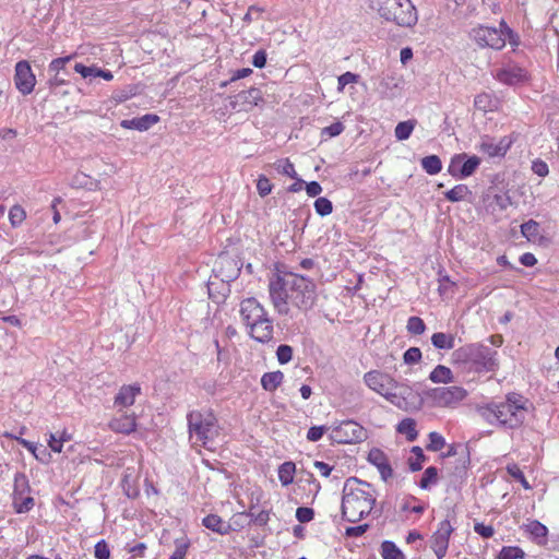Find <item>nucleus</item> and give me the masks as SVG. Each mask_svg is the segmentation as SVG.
I'll return each mask as SVG.
<instances>
[{
  "mask_svg": "<svg viewBox=\"0 0 559 559\" xmlns=\"http://www.w3.org/2000/svg\"><path fill=\"white\" fill-rule=\"evenodd\" d=\"M274 168L277 170V173L289 178H296L297 176L295 166L288 158L278 159L276 163H274Z\"/></svg>",
  "mask_w": 559,
  "mask_h": 559,
  "instance_id": "a18cd8bd",
  "label": "nucleus"
},
{
  "mask_svg": "<svg viewBox=\"0 0 559 559\" xmlns=\"http://www.w3.org/2000/svg\"><path fill=\"white\" fill-rule=\"evenodd\" d=\"M478 412L489 424L497 423L498 425L512 430L520 428L525 421V416L515 413L510 404L504 402L489 403L486 406L479 407Z\"/></svg>",
  "mask_w": 559,
  "mask_h": 559,
  "instance_id": "39448f33",
  "label": "nucleus"
},
{
  "mask_svg": "<svg viewBox=\"0 0 559 559\" xmlns=\"http://www.w3.org/2000/svg\"><path fill=\"white\" fill-rule=\"evenodd\" d=\"M239 312L246 328L269 317L264 307L254 297L243 299L240 302Z\"/></svg>",
  "mask_w": 559,
  "mask_h": 559,
  "instance_id": "aec40b11",
  "label": "nucleus"
},
{
  "mask_svg": "<svg viewBox=\"0 0 559 559\" xmlns=\"http://www.w3.org/2000/svg\"><path fill=\"white\" fill-rule=\"evenodd\" d=\"M526 531L535 538H546L548 534V528L546 525L540 523L537 520L532 521L530 524L526 525Z\"/></svg>",
  "mask_w": 559,
  "mask_h": 559,
  "instance_id": "49530a36",
  "label": "nucleus"
},
{
  "mask_svg": "<svg viewBox=\"0 0 559 559\" xmlns=\"http://www.w3.org/2000/svg\"><path fill=\"white\" fill-rule=\"evenodd\" d=\"M439 480V471L436 466H428L418 483V486L424 490H429L431 486L437 485Z\"/></svg>",
  "mask_w": 559,
  "mask_h": 559,
  "instance_id": "72a5a7b5",
  "label": "nucleus"
},
{
  "mask_svg": "<svg viewBox=\"0 0 559 559\" xmlns=\"http://www.w3.org/2000/svg\"><path fill=\"white\" fill-rule=\"evenodd\" d=\"M381 556L383 559H405L402 550L392 540L382 542Z\"/></svg>",
  "mask_w": 559,
  "mask_h": 559,
  "instance_id": "4c0bfd02",
  "label": "nucleus"
},
{
  "mask_svg": "<svg viewBox=\"0 0 559 559\" xmlns=\"http://www.w3.org/2000/svg\"><path fill=\"white\" fill-rule=\"evenodd\" d=\"M396 431L399 433L405 435L406 440L409 442H414L418 437V431L416 430V420L413 418L402 419L396 426Z\"/></svg>",
  "mask_w": 559,
  "mask_h": 559,
  "instance_id": "7c9ffc66",
  "label": "nucleus"
},
{
  "mask_svg": "<svg viewBox=\"0 0 559 559\" xmlns=\"http://www.w3.org/2000/svg\"><path fill=\"white\" fill-rule=\"evenodd\" d=\"M26 218L25 210L16 204L13 205L9 211V221L13 228L19 227Z\"/></svg>",
  "mask_w": 559,
  "mask_h": 559,
  "instance_id": "37998d69",
  "label": "nucleus"
},
{
  "mask_svg": "<svg viewBox=\"0 0 559 559\" xmlns=\"http://www.w3.org/2000/svg\"><path fill=\"white\" fill-rule=\"evenodd\" d=\"M495 204L501 210H507L510 205H512V199L509 194H495L493 197Z\"/></svg>",
  "mask_w": 559,
  "mask_h": 559,
  "instance_id": "338daca9",
  "label": "nucleus"
},
{
  "mask_svg": "<svg viewBox=\"0 0 559 559\" xmlns=\"http://www.w3.org/2000/svg\"><path fill=\"white\" fill-rule=\"evenodd\" d=\"M314 518V510L309 507H299L296 510V519L300 523H308Z\"/></svg>",
  "mask_w": 559,
  "mask_h": 559,
  "instance_id": "13d9d810",
  "label": "nucleus"
},
{
  "mask_svg": "<svg viewBox=\"0 0 559 559\" xmlns=\"http://www.w3.org/2000/svg\"><path fill=\"white\" fill-rule=\"evenodd\" d=\"M249 330V335L251 338L261 344H266L273 340L274 326L273 319L270 317L260 320V322H255L247 326Z\"/></svg>",
  "mask_w": 559,
  "mask_h": 559,
  "instance_id": "4be33fe9",
  "label": "nucleus"
},
{
  "mask_svg": "<svg viewBox=\"0 0 559 559\" xmlns=\"http://www.w3.org/2000/svg\"><path fill=\"white\" fill-rule=\"evenodd\" d=\"M497 355V350L484 344L471 343L454 349L451 359L453 365L463 371L483 373L498 369Z\"/></svg>",
  "mask_w": 559,
  "mask_h": 559,
  "instance_id": "f03ea898",
  "label": "nucleus"
},
{
  "mask_svg": "<svg viewBox=\"0 0 559 559\" xmlns=\"http://www.w3.org/2000/svg\"><path fill=\"white\" fill-rule=\"evenodd\" d=\"M31 486L27 476L22 472H16L12 492V507L16 513H27L34 508L35 500L28 495Z\"/></svg>",
  "mask_w": 559,
  "mask_h": 559,
  "instance_id": "6e6552de",
  "label": "nucleus"
},
{
  "mask_svg": "<svg viewBox=\"0 0 559 559\" xmlns=\"http://www.w3.org/2000/svg\"><path fill=\"white\" fill-rule=\"evenodd\" d=\"M94 556L96 559H109L110 549L105 539H100L94 547Z\"/></svg>",
  "mask_w": 559,
  "mask_h": 559,
  "instance_id": "6e6d98bb",
  "label": "nucleus"
},
{
  "mask_svg": "<svg viewBox=\"0 0 559 559\" xmlns=\"http://www.w3.org/2000/svg\"><path fill=\"white\" fill-rule=\"evenodd\" d=\"M202 524L207 528L221 535H227L233 530L229 523L223 521L217 514H209L202 520Z\"/></svg>",
  "mask_w": 559,
  "mask_h": 559,
  "instance_id": "a878e982",
  "label": "nucleus"
},
{
  "mask_svg": "<svg viewBox=\"0 0 559 559\" xmlns=\"http://www.w3.org/2000/svg\"><path fill=\"white\" fill-rule=\"evenodd\" d=\"M286 285L290 288L289 300L300 310H309L316 302V284L312 280L296 274L287 273Z\"/></svg>",
  "mask_w": 559,
  "mask_h": 559,
  "instance_id": "20e7f679",
  "label": "nucleus"
},
{
  "mask_svg": "<svg viewBox=\"0 0 559 559\" xmlns=\"http://www.w3.org/2000/svg\"><path fill=\"white\" fill-rule=\"evenodd\" d=\"M532 170L539 177H546L549 174V168L546 162L537 158L532 163Z\"/></svg>",
  "mask_w": 559,
  "mask_h": 559,
  "instance_id": "0e129e2a",
  "label": "nucleus"
},
{
  "mask_svg": "<svg viewBox=\"0 0 559 559\" xmlns=\"http://www.w3.org/2000/svg\"><path fill=\"white\" fill-rule=\"evenodd\" d=\"M416 123L417 121L415 119L399 122L394 130L395 138L399 141H405L409 139Z\"/></svg>",
  "mask_w": 559,
  "mask_h": 559,
  "instance_id": "58836bf2",
  "label": "nucleus"
},
{
  "mask_svg": "<svg viewBox=\"0 0 559 559\" xmlns=\"http://www.w3.org/2000/svg\"><path fill=\"white\" fill-rule=\"evenodd\" d=\"M136 417L134 414L126 415L122 414L110 421V428L117 432L130 433L135 430Z\"/></svg>",
  "mask_w": 559,
  "mask_h": 559,
  "instance_id": "393cba45",
  "label": "nucleus"
},
{
  "mask_svg": "<svg viewBox=\"0 0 559 559\" xmlns=\"http://www.w3.org/2000/svg\"><path fill=\"white\" fill-rule=\"evenodd\" d=\"M190 438L195 436L197 441L206 445L216 436L217 419L212 412L202 413L192 411L187 415Z\"/></svg>",
  "mask_w": 559,
  "mask_h": 559,
  "instance_id": "423d86ee",
  "label": "nucleus"
},
{
  "mask_svg": "<svg viewBox=\"0 0 559 559\" xmlns=\"http://www.w3.org/2000/svg\"><path fill=\"white\" fill-rule=\"evenodd\" d=\"M370 8L388 22L402 27H413L417 21V10L411 0H370Z\"/></svg>",
  "mask_w": 559,
  "mask_h": 559,
  "instance_id": "7ed1b4c3",
  "label": "nucleus"
},
{
  "mask_svg": "<svg viewBox=\"0 0 559 559\" xmlns=\"http://www.w3.org/2000/svg\"><path fill=\"white\" fill-rule=\"evenodd\" d=\"M521 233L528 241L535 240L539 235V223L528 219L521 225Z\"/></svg>",
  "mask_w": 559,
  "mask_h": 559,
  "instance_id": "79ce46f5",
  "label": "nucleus"
},
{
  "mask_svg": "<svg viewBox=\"0 0 559 559\" xmlns=\"http://www.w3.org/2000/svg\"><path fill=\"white\" fill-rule=\"evenodd\" d=\"M264 103L263 94L258 87H250L247 91H241L235 96L230 97L229 106L237 111H249L254 106Z\"/></svg>",
  "mask_w": 559,
  "mask_h": 559,
  "instance_id": "a211bd4d",
  "label": "nucleus"
},
{
  "mask_svg": "<svg viewBox=\"0 0 559 559\" xmlns=\"http://www.w3.org/2000/svg\"><path fill=\"white\" fill-rule=\"evenodd\" d=\"M368 438L367 430L355 420H343L333 427L331 439L336 443H360Z\"/></svg>",
  "mask_w": 559,
  "mask_h": 559,
  "instance_id": "9d476101",
  "label": "nucleus"
},
{
  "mask_svg": "<svg viewBox=\"0 0 559 559\" xmlns=\"http://www.w3.org/2000/svg\"><path fill=\"white\" fill-rule=\"evenodd\" d=\"M504 403L510 404V406L514 409L515 413H518L522 416H525V417L528 412V405H531V403L528 402L527 399H525L521 394L514 393V392L509 393L506 396Z\"/></svg>",
  "mask_w": 559,
  "mask_h": 559,
  "instance_id": "c85d7f7f",
  "label": "nucleus"
},
{
  "mask_svg": "<svg viewBox=\"0 0 559 559\" xmlns=\"http://www.w3.org/2000/svg\"><path fill=\"white\" fill-rule=\"evenodd\" d=\"M406 329L411 334L420 335L425 332L426 324L421 318L414 316L408 318Z\"/></svg>",
  "mask_w": 559,
  "mask_h": 559,
  "instance_id": "8fccbe9b",
  "label": "nucleus"
},
{
  "mask_svg": "<svg viewBox=\"0 0 559 559\" xmlns=\"http://www.w3.org/2000/svg\"><path fill=\"white\" fill-rule=\"evenodd\" d=\"M284 380V373L280 370L265 372L261 378V386L264 391L274 392Z\"/></svg>",
  "mask_w": 559,
  "mask_h": 559,
  "instance_id": "bb28decb",
  "label": "nucleus"
},
{
  "mask_svg": "<svg viewBox=\"0 0 559 559\" xmlns=\"http://www.w3.org/2000/svg\"><path fill=\"white\" fill-rule=\"evenodd\" d=\"M361 485L371 487L369 483L357 477L347 478L343 487L342 518L349 523L358 522L369 515L377 502L373 495L360 488Z\"/></svg>",
  "mask_w": 559,
  "mask_h": 559,
  "instance_id": "f257e3e1",
  "label": "nucleus"
},
{
  "mask_svg": "<svg viewBox=\"0 0 559 559\" xmlns=\"http://www.w3.org/2000/svg\"><path fill=\"white\" fill-rule=\"evenodd\" d=\"M326 430L328 428L325 426H312L308 429L307 439L311 442H317L323 437Z\"/></svg>",
  "mask_w": 559,
  "mask_h": 559,
  "instance_id": "680f3d73",
  "label": "nucleus"
},
{
  "mask_svg": "<svg viewBox=\"0 0 559 559\" xmlns=\"http://www.w3.org/2000/svg\"><path fill=\"white\" fill-rule=\"evenodd\" d=\"M66 441V438H57L56 435L50 433L48 445L53 452L60 453Z\"/></svg>",
  "mask_w": 559,
  "mask_h": 559,
  "instance_id": "774afa93",
  "label": "nucleus"
},
{
  "mask_svg": "<svg viewBox=\"0 0 559 559\" xmlns=\"http://www.w3.org/2000/svg\"><path fill=\"white\" fill-rule=\"evenodd\" d=\"M314 210L318 215L323 217L332 213L333 204L328 198L320 197L314 201Z\"/></svg>",
  "mask_w": 559,
  "mask_h": 559,
  "instance_id": "09e8293b",
  "label": "nucleus"
},
{
  "mask_svg": "<svg viewBox=\"0 0 559 559\" xmlns=\"http://www.w3.org/2000/svg\"><path fill=\"white\" fill-rule=\"evenodd\" d=\"M468 38L479 48H491L501 50L506 46V38H502L497 27L478 24L468 32Z\"/></svg>",
  "mask_w": 559,
  "mask_h": 559,
  "instance_id": "1a4fd4ad",
  "label": "nucleus"
},
{
  "mask_svg": "<svg viewBox=\"0 0 559 559\" xmlns=\"http://www.w3.org/2000/svg\"><path fill=\"white\" fill-rule=\"evenodd\" d=\"M508 474L513 477L515 480L520 481L524 489H531V485L526 480L524 473L521 471L518 464L512 463L507 465Z\"/></svg>",
  "mask_w": 559,
  "mask_h": 559,
  "instance_id": "de8ad7c7",
  "label": "nucleus"
},
{
  "mask_svg": "<svg viewBox=\"0 0 559 559\" xmlns=\"http://www.w3.org/2000/svg\"><path fill=\"white\" fill-rule=\"evenodd\" d=\"M296 464L292 461L284 462L278 467V479L283 486H288L294 481Z\"/></svg>",
  "mask_w": 559,
  "mask_h": 559,
  "instance_id": "473e14b6",
  "label": "nucleus"
},
{
  "mask_svg": "<svg viewBox=\"0 0 559 559\" xmlns=\"http://www.w3.org/2000/svg\"><path fill=\"white\" fill-rule=\"evenodd\" d=\"M368 462L378 468L382 480L386 481L390 477H392V466L388 456L382 450L372 448L368 453Z\"/></svg>",
  "mask_w": 559,
  "mask_h": 559,
  "instance_id": "5701e85b",
  "label": "nucleus"
},
{
  "mask_svg": "<svg viewBox=\"0 0 559 559\" xmlns=\"http://www.w3.org/2000/svg\"><path fill=\"white\" fill-rule=\"evenodd\" d=\"M215 277L219 278L223 285L221 292L223 301L227 298L230 293L229 283L238 278L241 272V265L239 262L228 255H221L214 269Z\"/></svg>",
  "mask_w": 559,
  "mask_h": 559,
  "instance_id": "9b49d317",
  "label": "nucleus"
},
{
  "mask_svg": "<svg viewBox=\"0 0 559 559\" xmlns=\"http://www.w3.org/2000/svg\"><path fill=\"white\" fill-rule=\"evenodd\" d=\"M479 150L490 157H503V152H501L500 146L489 135H485L481 138Z\"/></svg>",
  "mask_w": 559,
  "mask_h": 559,
  "instance_id": "f704fd0d",
  "label": "nucleus"
},
{
  "mask_svg": "<svg viewBox=\"0 0 559 559\" xmlns=\"http://www.w3.org/2000/svg\"><path fill=\"white\" fill-rule=\"evenodd\" d=\"M359 80V75L356 74V73H353V72H345L343 74H341L337 79V83H338V86H337V90L341 92L344 90V87L347 85V84H350V83H356L358 82Z\"/></svg>",
  "mask_w": 559,
  "mask_h": 559,
  "instance_id": "bf43d9fd",
  "label": "nucleus"
},
{
  "mask_svg": "<svg viewBox=\"0 0 559 559\" xmlns=\"http://www.w3.org/2000/svg\"><path fill=\"white\" fill-rule=\"evenodd\" d=\"M287 273L283 276H277L276 280L271 281L269 284V293L271 301L275 310L280 314H288V300L290 288L286 285Z\"/></svg>",
  "mask_w": 559,
  "mask_h": 559,
  "instance_id": "2eb2a0df",
  "label": "nucleus"
},
{
  "mask_svg": "<svg viewBox=\"0 0 559 559\" xmlns=\"http://www.w3.org/2000/svg\"><path fill=\"white\" fill-rule=\"evenodd\" d=\"M425 396L431 399L437 406L448 407L465 399L467 392L462 386H438L424 391Z\"/></svg>",
  "mask_w": 559,
  "mask_h": 559,
  "instance_id": "f8f14e48",
  "label": "nucleus"
},
{
  "mask_svg": "<svg viewBox=\"0 0 559 559\" xmlns=\"http://www.w3.org/2000/svg\"><path fill=\"white\" fill-rule=\"evenodd\" d=\"M267 60V53L264 49H259L252 56L251 63L253 67L258 69H262L265 67Z\"/></svg>",
  "mask_w": 559,
  "mask_h": 559,
  "instance_id": "e2e57ef3",
  "label": "nucleus"
},
{
  "mask_svg": "<svg viewBox=\"0 0 559 559\" xmlns=\"http://www.w3.org/2000/svg\"><path fill=\"white\" fill-rule=\"evenodd\" d=\"M344 131V124L341 121H336L322 129L321 134L334 138L340 135Z\"/></svg>",
  "mask_w": 559,
  "mask_h": 559,
  "instance_id": "052dcab7",
  "label": "nucleus"
},
{
  "mask_svg": "<svg viewBox=\"0 0 559 559\" xmlns=\"http://www.w3.org/2000/svg\"><path fill=\"white\" fill-rule=\"evenodd\" d=\"M411 452L415 455V459H408V467L411 472H418L423 468V464L426 462L427 456L425 455L424 450L418 445H414L411 449Z\"/></svg>",
  "mask_w": 559,
  "mask_h": 559,
  "instance_id": "ea45409f",
  "label": "nucleus"
},
{
  "mask_svg": "<svg viewBox=\"0 0 559 559\" xmlns=\"http://www.w3.org/2000/svg\"><path fill=\"white\" fill-rule=\"evenodd\" d=\"M421 167L428 175H437L442 169V162L438 155H428L421 158Z\"/></svg>",
  "mask_w": 559,
  "mask_h": 559,
  "instance_id": "e433bc0d",
  "label": "nucleus"
},
{
  "mask_svg": "<svg viewBox=\"0 0 559 559\" xmlns=\"http://www.w3.org/2000/svg\"><path fill=\"white\" fill-rule=\"evenodd\" d=\"M14 84L23 95H28L33 92L36 78L28 61L21 60L15 64Z\"/></svg>",
  "mask_w": 559,
  "mask_h": 559,
  "instance_id": "6ab92c4d",
  "label": "nucleus"
},
{
  "mask_svg": "<svg viewBox=\"0 0 559 559\" xmlns=\"http://www.w3.org/2000/svg\"><path fill=\"white\" fill-rule=\"evenodd\" d=\"M453 527L448 519L443 520L439 528L431 536V548L438 559H443L449 548L450 536Z\"/></svg>",
  "mask_w": 559,
  "mask_h": 559,
  "instance_id": "412c9836",
  "label": "nucleus"
},
{
  "mask_svg": "<svg viewBox=\"0 0 559 559\" xmlns=\"http://www.w3.org/2000/svg\"><path fill=\"white\" fill-rule=\"evenodd\" d=\"M424 392L420 393L406 383L396 381V386L392 394L386 396V401L399 409L405 412L419 411L424 406Z\"/></svg>",
  "mask_w": 559,
  "mask_h": 559,
  "instance_id": "0eeeda50",
  "label": "nucleus"
},
{
  "mask_svg": "<svg viewBox=\"0 0 559 559\" xmlns=\"http://www.w3.org/2000/svg\"><path fill=\"white\" fill-rule=\"evenodd\" d=\"M364 382L366 385L383 396L386 400L389 394H392L394 386H396V380L389 373L380 370H370L364 374Z\"/></svg>",
  "mask_w": 559,
  "mask_h": 559,
  "instance_id": "dca6fc26",
  "label": "nucleus"
},
{
  "mask_svg": "<svg viewBox=\"0 0 559 559\" xmlns=\"http://www.w3.org/2000/svg\"><path fill=\"white\" fill-rule=\"evenodd\" d=\"M467 195H472V191L464 183L456 185L449 191L444 192V198L452 203L463 201Z\"/></svg>",
  "mask_w": 559,
  "mask_h": 559,
  "instance_id": "c9c22d12",
  "label": "nucleus"
},
{
  "mask_svg": "<svg viewBox=\"0 0 559 559\" xmlns=\"http://www.w3.org/2000/svg\"><path fill=\"white\" fill-rule=\"evenodd\" d=\"M480 163L481 159L476 155L455 154L450 160L448 173L456 179H465L477 170Z\"/></svg>",
  "mask_w": 559,
  "mask_h": 559,
  "instance_id": "ddd939ff",
  "label": "nucleus"
},
{
  "mask_svg": "<svg viewBox=\"0 0 559 559\" xmlns=\"http://www.w3.org/2000/svg\"><path fill=\"white\" fill-rule=\"evenodd\" d=\"M474 106L481 111H491L493 109V99L490 94L480 93L474 99Z\"/></svg>",
  "mask_w": 559,
  "mask_h": 559,
  "instance_id": "c03bdc74",
  "label": "nucleus"
},
{
  "mask_svg": "<svg viewBox=\"0 0 559 559\" xmlns=\"http://www.w3.org/2000/svg\"><path fill=\"white\" fill-rule=\"evenodd\" d=\"M431 344L437 349H452L455 346V336L443 332H436L431 336Z\"/></svg>",
  "mask_w": 559,
  "mask_h": 559,
  "instance_id": "2f4dec72",
  "label": "nucleus"
},
{
  "mask_svg": "<svg viewBox=\"0 0 559 559\" xmlns=\"http://www.w3.org/2000/svg\"><path fill=\"white\" fill-rule=\"evenodd\" d=\"M136 392H140V386L136 384L132 386H122L115 397V404L121 406L132 405L135 401Z\"/></svg>",
  "mask_w": 559,
  "mask_h": 559,
  "instance_id": "c756f323",
  "label": "nucleus"
},
{
  "mask_svg": "<svg viewBox=\"0 0 559 559\" xmlns=\"http://www.w3.org/2000/svg\"><path fill=\"white\" fill-rule=\"evenodd\" d=\"M428 438L429 443L426 445L428 451L437 452L445 445V439L437 431H431Z\"/></svg>",
  "mask_w": 559,
  "mask_h": 559,
  "instance_id": "3c124183",
  "label": "nucleus"
},
{
  "mask_svg": "<svg viewBox=\"0 0 559 559\" xmlns=\"http://www.w3.org/2000/svg\"><path fill=\"white\" fill-rule=\"evenodd\" d=\"M273 185L265 175H260L257 181V190L260 197L264 198L271 193Z\"/></svg>",
  "mask_w": 559,
  "mask_h": 559,
  "instance_id": "864d4df0",
  "label": "nucleus"
},
{
  "mask_svg": "<svg viewBox=\"0 0 559 559\" xmlns=\"http://www.w3.org/2000/svg\"><path fill=\"white\" fill-rule=\"evenodd\" d=\"M525 556L524 550L519 546H503L497 559H524Z\"/></svg>",
  "mask_w": 559,
  "mask_h": 559,
  "instance_id": "a19ab883",
  "label": "nucleus"
},
{
  "mask_svg": "<svg viewBox=\"0 0 559 559\" xmlns=\"http://www.w3.org/2000/svg\"><path fill=\"white\" fill-rule=\"evenodd\" d=\"M175 545L176 549L169 559H185L190 543L185 539H176Z\"/></svg>",
  "mask_w": 559,
  "mask_h": 559,
  "instance_id": "4d7b16f0",
  "label": "nucleus"
},
{
  "mask_svg": "<svg viewBox=\"0 0 559 559\" xmlns=\"http://www.w3.org/2000/svg\"><path fill=\"white\" fill-rule=\"evenodd\" d=\"M429 380L432 381L433 383L448 384L454 382V376L449 367L438 365L429 373Z\"/></svg>",
  "mask_w": 559,
  "mask_h": 559,
  "instance_id": "cd10ccee",
  "label": "nucleus"
},
{
  "mask_svg": "<svg viewBox=\"0 0 559 559\" xmlns=\"http://www.w3.org/2000/svg\"><path fill=\"white\" fill-rule=\"evenodd\" d=\"M474 531L481 536L483 538H490L495 534V530L491 525H486L484 523H475Z\"/></svg>",
  "mask_w": 559,
  "mask_h": 559,
  "instance_id": "69168bd1",
  "label": "nucleus"
},
{
  "mask_svg": "<svg viewBox=\"0 0 559 559\" xmlns=\"http://www.w3.org/2000/svg\"><path fill=\"white\" fill-rule=\"evenodd\" d=\"M294 349L290 345L281 344L276 349V358L281 365L288 364L293 359Z\"/></svg>",
  "mask_w": 559,
  "mask_h": 559,
  "instance_id": "603ef678",
  "label": "nucleus"
},
{
  "mask_svg": "<svg viewBox=\"0 0 559 559\" xmlns=\"http://www.w3.org/2000/svg\"><path fill=\"white\" fill-rule=\"evenodd\" d=\"M71 60V56L56 58L48 66V72L52 74V76L48 80V85L50 91L56 95L68 94V91H60L59 87L69 83L70 71L68 70L67 64Z\"/></svg>",
  "mask_w": 559,
  "mask_h": 559,
  "instance_id": "4468645a",
  "label": "nucleus"
},
{
  "mask_svg": "<svg viewBox=\"0 0 559 559\" xmlns=\"http://www.w3.org/2000/svg\"><path fill=\"white\" fill-rule=\"evenodd\" d=\"M492 75L497 81L508 86L525 83L530 79L527 70L515 63H508L506 67L495 70Z\"/></svg>",
  "mask_w": 559,
  "mask_h": 559,
  "instance_id": "f3484780",
  "label": "nucleus"
},
{
  "mask_svg": "<svg viewBox=\"0 0 559 559\" xmlns=\"http://www.w3.org/2000/svg\"><path fill=\"white\" fill-rule=\"evenodd\" d=\"M421 350L418 347H409L403 355V360L406 365H414L420 361Z\"/></svg>",
  "mask_w": 559,
  "mask_h": 559,
  "instance_id": "5fc2aeb1",
  "label": "nucleus"
},
{
  "mask_svg": "<svg viewBox=\"0 0 559 559\" xmlns=\"http://www.w3.org/2000/svg\"><path fill=\"white\" fill-rule=\"evenodd\" d=\"M471 463L469 450L467 445L462 447L461 457L456 461L455 466L450 473L452 481L462 480L467 473V467Z\"/></svg>",
  "mask_w": 559,
  "mask_h": 559,
  "instance_id": "b1692460",
  "label": "nucleus"
}]
</instances>
